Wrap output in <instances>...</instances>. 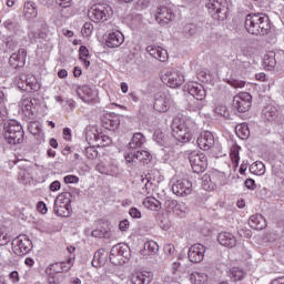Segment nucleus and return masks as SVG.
<instances>
[{"mask_svg": "<svg viewBox=\"0 0 284 284\" xmlns=\"http://www.w3.org/2000/svg\"><path fill=\"white\" fill-rule=\"evenodd\" d=\"M245 29L248 34L265 37L272 30L270 17L265 13H250L245 19Z\"/></svg>", "mask_w": 284, "mask_h": 284, "instance_id": "obj_1", "label": "nucleus"}, {"mask_svg": "<svg viewBox=\"0 0 284 284\" xmlns=\"http://www.w3.org/2000/svg\"><path fill=\"white\" fill-rule=\"evenodd\" d=\"M196 124L192 120L184 121L183 119L175 116L172 121V135L180 143H190L192 141V130Z\"/></svg>", "mask_w": 284, "mask_h": 284, "instance_id": "obj_2", "label": "nucleus"}, {"mask_svg": "<svg viewBox=\"0 0 284 284\" xmlns=\"http://www.w3.org/2000/svg\"><path fill=\"white\" fill-rule=\"evenodd\" d=\"M4 138L10 145H17L23 143V126L16 120H11L4 123Z\"/></svg>", "mask_w": 284, "mask_h": 284, "instance_id": "obj_3", "label": "nucleus"}, {"mask_svg": "<svg viewBox=\"0 0 284 284\" xmlns=\"http://www.w3.org/2000/svg\"><path fill=\"white\" fill-rule=\"evenodd\" d=\"M206 8L214 21H225L227 19L230 12L227 0H209Z\"/></svg>", "mask_w": 284, "mask_h": 284, "instance_id": "obj_4", "label": "nucleus"}, {"mask_svg": "<svg viewBox=\"0 0 284 284\" xmlns=\"http://www.w3.org/2000/svg\"><path fill=\"white\" fill-rule=\"evenodd\" d=\"M186 90L189 94L193 97V99L200 101L195 102V110H203V108L205 106V97H207V92L205 91L203 84L197 82H190L186 87Z\"/></svg>", "mask_w": 284, "mask_h": 284, "instance_id": "obj_5", "label": "nucleus"}, {"mask_svg": "<svg viewBox=\"0 0 284 284\" xmlns=\"http://www.w3.org/2000/svg\"><path fill=\"white\" fill-rule=\"evenodd\" d=\"M112 7H110L108 3H97L93 4L91 10L89 11V17L93 21H108L112 17Z\"/></svg>", "mask_w": 284, "mask_h": 284, "instance_id": "obj_6", "label": "nucleus"}, {"mask_svg": "<svg viewBox=\"0 0 284 284\" xmlns=\"http://www.w3.org/2000/svg\"><path fill=\"white\" fill-rule=\"evenodd\" d=\"M189 161L195 174H203L207 170V156H205V153L191 151L189 152Z\"/></svg>", "mask_w": 284, "mask_h": 284, "instance_id": "obj_7", "label": "nucleus"}, {"mask_svg": "<svg viewBox=\"0 0 284 284\" xmlns=\"http://www.w3.org/2000/svg\"><path fill=\"white\" fill-rule=\"evenodd\" d=\"M162 81L168 85V88H181V85L185 83V75L180 71L170 69L164 71Z\"/></svg>", "mask_w": 284, "mask_h": 284, "instance_id": "obj_8", "label": "nucleus"}, {"mask_svg": "<svg viewBox=\"0 0 284 284\" xmlns=\"http://www.w3.org/2000/svg\"><path fill=\"white\" fill-rule=\"evenodd\" d=\"M13 252L17 256H26L32 252V241L28 239V235H20L13 240Z\"/></svg>", "mask_w": 284, "mask_h": 284, "instance_id": "obj_9", "label": "nucleus"}, {"mask_svg": "<svg viewBox=\"0 0 284 284\" xmlns=\"http://www.w3.org/2000/svg\"><path fill=\"white\" fill-rule=\"evenodd\" d=\"M233 108L237 112L244 114L252 108V94L248 92L239 93L233 98Z\"/></svg>", "mask_w": 284, "mask_h": 284, "instance_id": "obj_10", "label": "nucleus"}, {"mask_svg": "<svg viewBox=\"0 0 284 284\" xmlns=\"http://www.w3.org/2000/svg\"><path fill=\"white\" fill-rule=\"evenodd\" d=\"M175 17L176 16L172 12V9L165 6L158 7L154 12L156 23L162 27L172 23V20L175 19Z\"/></svg>", "mask_w": 284, "mask_h": 284, "instance_id": "obj_11", "label": "nucleus"}, {"mask_svg": "<svg viewBox=\"0 0 284 284\" xmlns=\"http://www.w3.org/2000/svg\"><path fill=\"white\" fill-rule=\"evenodd\" d=\"M172 192L176 196H190L193 192L192 182L187 179H179L172 185Z\"/></svg>", "mask_w": 284, "mask_h": 284, "instance_id": "obj_12", "label": "nucleus"}, {"mask_svg": "<svg viewBox=\"0 0 284 284\" xmlns=\"http://www.w3.org/2000/svg\"><path fill=\"white\" fill-rule=\"evenodd\" d=\"M73 90L81 101L84 103H97V92L91 90L88 85H73Z\"/></svg>", "mask_w": 284, "mask_h": 284, "instance_id": "obj_13", "label": "nucleus"}, {"mask_svg": "<svg viewBox=\"0 0 284 284\" xmlns=\"http://www.w3.org/2000/svg\"><path fill=\"white\" fill-rule=\"evenodd\" d=\"M172 104V98L163 92L156 93L154 97L153 108L156 112H168Z\"/></svg>", "mask_w": 284, "mask_h": 284, "instance_id": "obj_14", "label": "nucleus"}, {"mask_svg": "<svg viewBox=\"0 0 284 284\" xmlns=\"http://www.w3.org/2000/svg\"><path fill=\"white\" fill-rule=\"evenodd\" d=\"M196 143L200 148V150H212L214 148V134L210 131H202L200 135L197 136Z\"/></svg>", "mask_w": 284, "mask_h": 284, "instance_id": "obj_15", "label": "nucleus"}, {"mask_svg": "<svg viewBox=\"0 0 284 284\" xmlns=\"http://www.w3.org/2000/svg\"><path fill=\"white\" fill-rule=\"evenodd\" d=\"M130 258V246L126 244H116L111 248L110 252V261L113 263V265H116V262H114V258Z\"/></svg>", "mask_w": 284, "mask_h": 284, "instance_id": "obj_16", "label": "nucleus"}, {"mask_svg": "<svg viewBox=\"0 0 284 284\" xmlns=\"http://www.w3.org/2000/svg\"><path fill=\"white\" fill-rule=\"evenodd\" d=\"M205 246L203 244H194L189 250V261L191 263H201L205 258Z\"/></svg>", "mask_w": 284, "mask_h": 284, "instance_id": "obj_17", "label": "nucleus"}, {"mask_svg": "<svg viewBox=\"0 0 284 284\" xmlns=\"http://www.w3.org/2000/svg\"><path fill=\"white\" fill-rule=\"evenodd\" d=\"M121 120H119V115L114 113H105L102 118V126L104 130H110L114 132V130H119V125Z\"/></svg>", "mask_w": 284, "mask_h": 284, "instance_id": "obj_18", "label": "nucleus"}, {"mask_svg": "<svg viewBox=\"0 0 284 284\" xmlns=\"http://www.w3.org/2000/svg\"><path fill=\"white\" fill-rule=\"evenodd\" d=\"M145 135L141 132H136L132 135L130 142H129V153L136 152L138 150H141L143 145H145Z\"/></svg>", "mask_w": 284, "mask_h": 284, "instance_id": "obj_19", "label": "nucleus"}, {"mask_svg": "<svg viewBox=\"0 0 284 284\" xmlns=\"http://www.w3.org/2000/svg\"><path fill=\"white\" fill-rule=\"evenodd\" d=\"M151 158L152 155L150 154V152L138 150L128 153V155L125 156V161H128V163H132V161H134L135 159L136 161H140V163H150Z\"/></svg>", "mask_w": 284, "mask_h": 284, "instance_id": "obj_20", "label": "nucleus"}, {"mask_svg": "<svg viewBox=\"0 0 284 284\" xmlns=\"http://www.w3.org/2000/svg\"><path fill=\"white\" fill-rule=\"evenodd\" d=\"M217 241L220 245H223V247H236V244L239 241L236 240V236L230 232H222L217 235Z\"/></svg>", "mask_w": 284, "mask_h": 284, "instance_id": "obj_21", "label": "nucleus"}, {"mask_svg": "<svg viewBox=\"0 0 284 284\" xmlns=\"http://www.w3.org/2000/svg\"><path fill=\"white\" fill-rule=\"evenodd\" d=\"M31 32L34 37H48L50 34L45 20H38L33 22L31 26Z\"/></svg>", "mask_w": 284, "mask_h": 284, "instance_id": "obj_22", "label": "nucleus"}, {"mask_svg": "<svg viewBox=\"0 0 284 284\" xmlns=\"http://www.w3.org/2000/svg\"><path fill=\"white\" fill-rule=\"evenodd\" d=\"M143 258H150V256H156L159 254V244L154 241H149L144 244L143 250L140 251Z\"/></svg>", "mask_w": 284, "mask_h": 284, "instance_id": "obj_23", "label": "nucleus"}, {"mask_svg": "<svg viewBox=\"0 0 284 284\" xmlns=\"http://www.w3.org/2000/svg\"><path fill=\"white\" fill-rule=\"evenodd\" d=\"M248 225L252 230H265V227H267V222L263 215L254 214L250 216Z\"/></svg>", "mask_w": 284, "mask_h": 284, "instance_id": "obj_24", "label": "nucleus"}, {"mask_svg": "<svg viewBox=\"0 0 284 284\" xmlns=\"http://www.w3.org/2000/svg\"><path fill=\"white\" fill-rule=\"evenodd\" d=\"M132 284H151L152 274L150 272H138L131 276Z\"/></svg>", "mask_w": 284, "mask_h": 284, "instance_id": "obj_25", "label": "nucleus"}, {"mask_svg": "<svg viewBox=\"0 0 284 284\" xmlns=\"http://www.w3.org/2000/svg\"><path fill=\"white\" fill-rule=\"evenodd\" d=\"M72 265H74V262L72 258L67 260L65 262H58L51 265V270L55 274H63V272H70L72 270Z\"/></svg>", "mask_w": 284, "mask_h": 284, "instance_id": "obj_26", "label": "nucleus"}, {"mask_svg": "<svg viewBox=\"0 0 284 284\" xmlns=\"http://www.w3.org/2000/svg\"><path fill=\"white\" fill-rule=\"evenodd\" d=\"M53 212L54 214H57V216H62L64 219H68V216L72 214V205L59 204L54 202Z\"/></svg>", "mask_w": 284, "mask_h": 284, "instance_id": "obj_27", "label": "nucleus"}, {"mask_svg": "<svg viewBox=\"0 0 284 284\" xmlns=\"http://www.w3.org/2000/svg\"><path fill=\"white\" fill-rule=\"evenodd\" d=\"M263 64L265 70H274V68H276V53L274 51H268L264 55Z\"/></svg>", "mask_w": 284, "mask_h": 284, "instance_id": "obj_28", "label": "nucleus"}, {"mask_svg": "<svg viewBox=\"0 0 284 284\" xmlns=\"http://www.w3.org/2000/svg\"><path fill=\"white\" fill-rule=\"evenodd\" d=\"M262 114L264 116V119H266V121H274V119H276V116H278V109H276V106L268 104L266 106H264Z\"/></svg>", "mask_w": 284, "mask_h": 284, "instance_id": "obj_29", "label": "nucleus"}, {"mask_svg": "<svg viewBox=\"0 0 284 284\" xmlns=\"http://www.w3.org/2000/svg\"><path fill=\"white\" fill-rule=\"evenodd\" d=\"M202 28L194 23H186L182 29V34L185 37H194V34H201Z\"/></svg>", "mask_w": 284, "mask_h": 284, "instance_id": "obj_30", "label": "nucleus"}, {"mask_svg": "<svg viewBox=\"0 0 284 284\" xmlns=\"http://www.w3.org/2000/svg\"><path fill=\"white\" fill-rule=\"evenodd\" d=\"M143 205L148 210H152V212H160V210L162 209L161 201L156 200V197H146L143 201Z\"/></svg>", "mask_w": 284, "mask_h": 284, "instance_id": "obj_31", "label": "nucleus"}, {"mask_svg": "<svg viewBox=\"0 0 284 284\" xmlns=\"http://www.w3.org/2000/svg\"><path fill=\"white\" fill-rule=\"evenodd\" d=\"M10 163H13V165L18 166V170L20 172H32V162L28 160H10Z\"/></svg>", "mask_w": 284, "mask_h": 284, "instance_id": "obj_32", "label": "nucleus"}, {"mask_svg": "<svg viewBox=\"0 0 284 284\" xmlns=\"http://www.w3.org/2000/svg\"><path fill=\"white\" fill-rule=\"evenodd\" d=\"M34 104L32 103V100H24L22 102V112L24 115L28 116V119H34Z\"/></svg>", "mask_w": 284, "mask_h": 284, "instance_id": "obj_33", "label": "nucleus"}, {"mask_svg": "<svg viewBox=\"0 0 284 284\" xmlns=\"http://www.w3.org/2000/svg\"><path fill=\"white\" fill-rule=\"evenodd\" d=\"M189 280L193 284L207 283V274L201 272H194L189 275Z\"/></svg>", "mask_w": 284, "mask_h": 284, "instance_id": "obj_34", "label": "nucleus"}, {"mask_svg": "<svg viewBox=\"0 0 284 284\" xmlns=\"http://www.w3.org/2000/svg\"><path fill=\"white\" fill-rule=\"evenodd\" d=\"M171 270L175 276H187V266L181 264V262H174Z\"/></svg>", "mask_w": 284, "mask_h": 284, "instance_id": "obj_35", "label": "nucleus"}, {"mask_svg": "<svg viewBox=\"0 0 284 284\" xmlns=\"http://www.w3.org/2000/svg\"><path fill=\"white\" fill-rule=\"evenodd\" d=\"M125 41V37H108L105 39L106 48H119Z\"/></svg>", "mask_w": 284, "mask_h": 284, "instance_id": "obj_36", "label": "nucleus"}, {"mask_svg": "<svg viewBox=\"0 0 284 284\" xmlns=\"http://www.w3.org/2000/svg\"><path fill=\"white\" fill-rule=\"evenodd\" d=\"M235 132L240 139L244 140L250 138V126L247 125V123L239 124L235 128Z\"/></svg>", "mask_w": 284, "mask_h": 284, "instance_id": "obj_37", "label": "nucleus"}, {"mask_svg": "<svg viewBox=\"0 0 284 284\" xmlns=\"http://www.w3.org/2000/svg\"><path fill=\"white\" fill-rule=\"evenodd\" d=\"M54 203L62 204V205H72V193L63 192L59 194L54 201Z\"/></svg>", "mask_w": 284, "mask_h": 284, "instance_id": "obj_38", "label": "nucleus"}, {"mask_svg": "<svg viewBox=\"0 0 284 284\" xmlns=\"http://www.w3.org/2000/svg\"><path fill=\"white\" fill-rule=\"evenodd\" d=\"M14 83L19 88V90H28L27 87L30 85V82L28 81V75L26 74L17 77Z\"/></svg>", "mask_w": 284, "mask_h": 284, "instance_id": "obj_39", "label": "nucleus"}, {"mask_svg": "<svg viewBox=\"0 0 284 284\" xmlns=\"http://www.w3.org/2000/svg\"><path fill=\"white\" fill-rule=\"evenodd\" d=\"M250 171L261 176L265 174V164H263V162H255L251 165Z\"/></svg>", "mask_w": 284, "mask_h": 284, "instance_id": "obj_40", "label": "nucleus"}, {"mask_svg": "<svg viewBox=\"0 0 284 284\" xmlns=\"http://www.w3.org/2000/svg\"><path fill=\"white\" fill-rule=\"evenodd\" d=\"M24 14H29L30 17H37L39 14V11L37 10V4L34 2H26Z\"/></svg>", "mask_w": 284, "mask_h": 284, "instance_id": "obj_41", "label": "nucleus"}, {"mask_svg": "<svg viewBox=\"0 0 284 284\" xmlns=\"http://www.w3.org/2000/svg\"><path fill=\"white\" fill-rule=\"evenodd\" d=\"M9 64H10L11 68H13L14 70H20V68H23V65H26V64H21V58H20L17 53H13V54L9 58Z\"/></svg>", "mask_w": 284, "mask_h": 284, "instance_id": "obj_42", "label": "nucleus"}, {"mask_svg": "<svg viewBox=\"0 0 284 284\" xmlns=\"http://www.w3.org/2000/svg\"><path fill=\"white\" fill-rule=\"evenodd\" d=\"M32 179V171H20L18 175V181L22 183L23 185H27V183H30V180Z\"/></svg>", "mask_w": 284, "mask_h": 284, "instance_id": "obj_43", "label": "nucleus"}, {"mask_svg": "<svg viewBox=\"0 0 284 284\" xmlns=\"http://www.w3.org/2000/svg\"><path fill=\"white\" fill-rule=\"evenodd\" d=\"M187 212H190V207L187 206V204L185 202H178L174 213L180 215L187 214Z\"/></svg>", "mask_w": 284, "mask_h": 284, "instance_id": "obj_44", "label": "nucleus"}, {"mask_svg": "<svg viewBox=\"0 0 284 284\" xmlns=\"http://www.w3.org/2000/svg\"><path fill=\"white\" fill-rule=\"evenodd\" d=\"M231 276L234 281H243L245 273L241 268H233L231 270Z\"/></svg>", "mask_w": 284, "mask_h": 284, "instance_id": "obj_45", "label": "nucleus"}, {"mask_svg": "<svg viewBox=\"0 0 284 284\" xmlns=\"http://www.w3.org/2000/svg\"><path fill=\"white\" fill-rule=\"evenodd\" d=\"M93 30L94 26L91 22H85L81 29V34L82 37H90Z\"/></svg>", "mask_w": 284, "mask_h": 284, "instance_id": "obj_46", "label": "nucleus"}, {"mask_svg": "<svg viewBox=\"0 0 284 284\" xmlns=\"http://www.w3.org/2000/svg\"><path fill=\"white\" fill-rule=\"evenodd\" d=\"M239 150H241V148L234 146L233 149H231L230 153L232 163H234L235 165H239V161L241 160V158L239 156Z\"/></svg>", "mask_w": 284, "mask_h": 284, "instance_id": "obj_47", "label": "nucleus"}, {"mask_svg": "<svg viewBox=\"0 0 284 284\" xmlns=\"http://www.w3.org/2000/svg\"><path fill=\"white\" fill-rule=\"evenodd\" d=\"M84 154H85L87 159L94 160V159H97V156H99V151H97V149H94V146H88L84 151Z\"/></svg>", "mask_w": 284, "mask_h": 284, "instance_id": "obj_48", "label": "nucleus"}, {"mask_svg": "<svg viewBox=\"0 0 284 284\" xmlns=\"http://www.w3.org/2000/svg\"><path fill=\"white\" fill-rule=\"evenodd\" d=\"M28 130L31 134L37 135L41 132V126L39 125V122H31L28 125Z\"/></svg>", "mask_w": 284, "mask_h": 284, "instance_id": "obj_49", "label": "nucleus"}, {"mask_svg": "<svg viewBox=\"0 0 284 284\" xmlns=\"http://www.w3.org/2000/svg\"><path fill=\"white\" fill-rule=\"evenodd\" d=\"M91 236H93L94 239H105V236H108V231H105L104 229H95L91 232Z\"/></svg>", "mask_w": 284, "mask_h": 284, "instance_id": "obj_50", "label": "nucleus"}, {"mask_svg": "<svg viewBox=\"0 0 284 284\" xmlns=\"http://www.w3.org/2000/svg\"><path fill=\"white\" fill-rule=\"evenodd\" d=\"M150 0H138L135 2V10H148L150 8Z\"/></svg>", "mask_w": 284, "mask_h": 284, "instance_id": "obj_51", "label": "nucleus"}, {"mask_svg": "<svg viewBox=\"0 0 284 284\" xmlns=\"http://www.w3.org/2000/svg\"><path fill=\"white\" fill-rule=\"evenodd\" d=\"M155 59L162 63H165V61H168V51L160 49L158 51V55H155Z\"/></svg>", "mask_w": 284, "mask_h": 284, "instance_id": "obj_52", "label": "nucleus"}, {"mask_svg": "<svg viewBox=\"0 0 284 284\" xmlns=\"http://www.w3.org/2000/svg\"><path fill=\"white\" fill-rule=\"evenodd\" d=\"M80 60L83 61V59H88L90 57V51L85 45H81L79 49Z\"/></svg>", "mask_w": 284, "mask_h": 284, "instance_id": "obj_53", "label": "nucleus"}, {"mask_svg": "<svg viewBox=\"0 0 284 284\" xmlns=\"http://www.w3.org/2000/svg\"><path fill=\"white\" fill-rule=\"evenodd\" d=\"M178 202L179 201H176V200H166L165 201V207L169 211L175 212Z\"/></svg>", "mask_w": 284, "mask_h": 284, "instance_id": "obj_54", "label": "nucleus"}, {"mask_svg": "<svg viewBox=\"0 0 284 284\" xmlns=\"http://www.w3.org/2000/svg\"><path fill=\"white\" fill-rule=\"evenodd\" d=\"M159 50L160 49L154 45L146 47V52L150 54V57H153V59H156L159 54Z\"/></svg>", "mask_w": 284, "mask_h": 284, "instance_id": "obj_55", "label": "nucleus"}, {"mask_svg": "<svg viewBox=\"0 0 284 284\" xmlns=\"http://www.w3.org/2000/svg\"><path fill=\"white\" fill-rule=\"evenodd\" d=\"M16 54L20 58V65H26V57L28 55L26 49H19L18 53Z\"/></svg>", "mask_w": 284, "mask_h": 284, "instance_id": "obj_56", "label": "nucleus"}, {"mask_svg": "<svg viewBox=\"0 0 284 284\" xmlns=\"http://www.w3.org/2000/svg\"><path fill=\"white\" fill-rule=\"evenodd\" d=\"M164 252L168 256H173L174 252H176V247L174 244H166L164 246Z\"/></svg>", "mask_w": 284, "mask_h": 284, "instance_id": "obj_57", "label": "nucleus"}, {"mask_svg": "<svg viewBox=\"0 0 284 284\" xmlns=\"http://www.w3.org/2000/svg\"><path fill=\"white\" fill-rule=\"evenodd\" d=\"M202 187L203 190H205L206 192L212 190V186L210 185V176L204 175L202 178Z\"/></svg>", "mask_w": 284, "mask_h": 284, "instance_id": "obj_58", "label": "nucleus"}, {"mask_svg": "<svg viewBox=\"0 0 284 284\" xmlns=\"http://www.w3.org/2000/svg\"><path fill=\"white\" fill-rule=\"evenodd\" d=\"M129 214H130V216L132 217V219H141V211L139 210V209H136V207H131L130 210H129Z\"/></svg>", "mask_w": 284, "mask_h": 284, "instance_id": "obj_59", "label": "nucleus"}, {"mask_svg": "<svg viewBox=\"0 0 284 284\" xmlns=\"http://www.w3.org/2000/svg\"><path fill=\"white\" fill-rule=\"evenodd\" d=\"M232 88L239 89V88H245V81L243 80H233L231 81Z\"/></svg>", "mask_w": 284, "mask_h": 284, "instance_id": "obj_60", "label": "nucleus"}, {"mask_svg": "<svg viewBox=\"0 0 284 284\" xmlns=\"http://www.w3.org/2000/svg\"><path fill=\"white\" fill-rule=\"evenodd\" d=\"M64 183H79V176L67 175V176H64Z\"/></svg>", "mask_w": 284, "mask_h": 284, "instance_id": "obj_61", "label": "nucleus"}, {"mask_svg": "<svg viewBox=\"0 0 284 284\" xmlns=\"http://www.w3.org/2000/svg\"><path fill=\"white\" fill-rule=\"evenodd\" d=\"M245 187H247V190H255L256 189V183L254 182L253 179H247L244 182Z\"/></svg>", "mask_w": 284, "mask_h": 284, "instance_id": "obj_62", "label": "nucleus"}, {"mask_svg": "<svg viewBox=\"0 0 284 284\" xmlns=\"http://www.w3.org/2000/svg\"><path fill=\"white\" fill-rule=\"evenodd\" d=\"M129 227H130V221L128 220H122L119 223V229L121 230V232H125Z\"/></svg>", "mask_w": 284, "mask_h": 284, "instance_id": "obj_63", "label": "nucleus"}, {"mask_svg": "<svg viewBox=\"0 0 284 284\" xmlns=\"http://www.w3.org/2000/svg\"><path fill=\"white\" fill-rule=\"evenodd\" d=\"M197 79L199 81H207V72L205 70L197 71Z\"/></svg>", "mask_w": 284, "mask_h": 284, "instance_id": "obj_64", "label": "nucleus"}]
</instances>
